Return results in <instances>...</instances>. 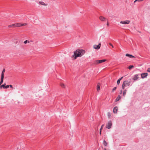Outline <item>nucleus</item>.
I'll return each instance as SVG.
<instances>
[{"instance_id": "1", "label": "nucleus", "mask_w": 150, "mask_h": 150, "mask_svg": "<svg viewBox=\"0 0 150 150\" xmlns=\"http://www.w3.org/2000/svg\"><path fill=\"white\" fill-rule=\"evenodd\" d=\"M85 53V51L83 50H77L74 52V59H76L78 57H81Z\"/></svg>"}, {"instance_id": "2", "label": "nucleus", "mask_w": 150, "mask_h": 150, "mask_svg": "<svg viewBox=\"0 0 150 150\" xmlns=\"http://www.w3.org/2000/svg\"><path fill=\"white\" fill-rule=\"evenodd\" d=\"M130 81H128L127 80L124 81L122 85V88L124 89L125 87L126 86H129L130 84Z\"/></svg>"}, {"instance_id": "3", "label": "nucleus", "mask_w": 150, "mask_h": 150, "mask_svg": "<svg viewBox=\"0 0 150 150\" xmlns=\"http://www.w3.org/2000/svg\"><path fill=\"white\" fill-rule=\"evenodd\" d=\"M107 60L106 59H101L98 60H96L95 61V63L96 64H99L104 62Z\"/></svg>"}, {"instance_id": "4", "label": "nucleus", "mask_w": 150, "mask_h": 150, "mask_svg": "<svg viewBox=\"0 0 150 150\" xmlns=\"http://www.w3.org/2000/svg\"><path fill=\"white\" fill-rule=\"evenodd\" d=\"M112 125V122L111 120H110L108 122L107 125L106 126V128L108 129H110Z\"/></svg>"}, {"instance_id": "5", "label": "nucleus", "mask_w": 150, "mask_h": 150, "mask_svg": "<svg viewBox=\"0 0 150 150\" xmlns=\"http://www.w3.org/2000/svg\"><path fill=\"white\" fill-rule=\"evenodd\" d=\"M19 24L15 23L8 25V27L9 28H15L19 27Z\"/></svg>"}, {"instance_id": "6", "label": "nucleus", "mask_w": 150, "mask_h": 150, "mask_svg": "<svg viewBox=\"0 0 150 150\" xmlns=\"http://www.w3.org/2000/svg\"><path fill=\"white\" fill-rule=\"evenodd\" d=\"M101 46V43H99L98 45H94L93 46V47L94 49L97 50H98L100 49Z\"/></svg>"}, {"instance_id": "7", "label": "nucleus", "mask_w": 150, "mask_h": 150, "mask_svg": "<svg viewBox=\"0 0 150 150\" xmlns=\"http://www.w3.org/2000/svg\"><path fill=\"white\" fill-rule=\"evenodd\" d=\"M141 77L142 79L146 78L148 75V73H142L141 74Z\"/></svg>"}, {"instance_id": "8", "label": "nucleus", "mask_w": 150, "mask_h": 150, "mask_svg": "<svg viewBox=\"0 0 150 150\" xmlns=\"http://www.w3.org/2000/svg\"><path fill=\"white\" fill-rule=\"evenodd\" d=\"M130 22V21L129 20H126V21H121L120 23L122 24H128Z\"/></svg>"}, {"instance_id": "9", "label": "nucleus", "mask_w": 150, "mask_h": 150, "mask_svg": "<svg viewBox=\"0 0 150 150\" xmlns=\"http://www.w3.org/2000/svg\"><path fill=\"white\" fill-rule=\"evenodd\" d=\"M138 78V74H137L134 75L132 79L136 81L137 80Z\"/></svg>"}, {"instance_id": "10", "label": "nucleus", "mask_w": 150, "mask_h": 150, "mask_svg": "<svg viewBox=\"0 0 150 150\" xmlns=\"http://www.w3.org/2000/svg\"><path fill=\"white\" fill-rule=\"evenodd\" d=\"M118 108L117 106L115 107L113 109V112L114 113H116L117 112Z\"/></svg>"}, {"instance_id": "11", "label": "nucleus", "mask_w": 150, "mask_h": 150, "mask_svg": "<svg viewBox=\"0 0 150 150\" xmlns=\"http://www.w3.org/2000/svg\"><path fill=\"white\" fill-rule=\"evenodd\" d=\"M101 21H104L105 20H107L105 17L101 16L99 17Z\"/></svg>"}, {"instance_id": "12", "label": "nucleus", "mask_w": 150, "mask_h": 150, "mask_svg": "<svg viewBox=\"0 0 150 150\" xmlns=\"http://www.w3.org/2000/svg\"><path fill=\"white\" fill-rule=\"evenodd\" d=\"M126 56L130 58H135V57H134V56L128 54H126Z\"/></svg>"}, {"instance_id": "13", "label": "nucleus", "mask_w": 150, "mask_h": 150, "mask_svg": "<svg viewBox=\"0 0 150 150\" xmlns=\"http://www.w3.org/2000/svg\"><path fill=\"white\" fill-rule=\"evenodd\" d=\"M100 83H98L97 84V90L98 91L100 89Z\"/></svg>"}, {"instance_id": "14", "label": "nucleus", "mask_w": 150, "mask_h": 150, "mask_svg": "<svg viewBox=\"0 0 150 150\" xmlns=\"http://www.w3.org/2000/svg\"><path fill=\"white\" fill-rule=\"evenodd\" d=\"M6 85V84L5 83L4 84H2V85H1L0 86V88L1 89L2 88L5 89V85Z\"/></svg>"}, {"instance_id": "15", "label": "nucleus", "mask_w": 150, "mask_h": 150, "mask_svg": "<svg viewBox=\"0 0 150 150\" xmlns=\"http://www.w3.org/2000/svg\"><path fill=\"white\" fill-rule=\"evenodd\" d=\"M121 96L120 95H119L115 99V101H118L121 98Z\"/></svg>"}, {"instance_id": "16", "label": "nucleus", "mask_w": 150, "mask_h": 150, "mask_svg": "<svg viewBox=\"0 0 150 150\" xmlns=\"http://www.w3.org/2000/svg\"><path fill=\"white\" fill-rule=\"evenodd\" d=\"M123 78V77L122 76V77H121V78H119L117 81V85H119V83H120V81L122 80V79Z\"/></svg>"}, {"instance_id": "17", "label": "nucleus", "mask_w": 150, "mask_h": 150, "mask_svg": "<svg viewBox=\"0 0 150 150\" xmlns=\"http://www.w3.org/2000/svg\"><path fill=\"white\" fill-rule=\"evenodd\" d=\"M39 3L40 4L42 5H44V6H46L47 5V4H45L44 2H43L40 1L39 2Z\"/></svg>"}, {"instance_id": "18", "label": "nucleus", "mask_w": 150, "mask_h": 150, "mask_svg": "<svg viewBox=\"0 0 150 150\" xmlns=\"http://www.w3.org/2000/svg\"><path fill=\"white\" fill-rule=\"evenodd\" d=\"M60 85L62 87V88H65V85L63 83H60Z\"/></svg>"}, {"instance_id": "19", "label": "nucleus", "mask_w": 150, "mask_h": 150, "mask_svg": "<svg viewBox=\"0 0 150 150\" xmlns=\"http://www.w3.org/2000/svg\"><path fill=\"white\" fill-rule=\"evenodd\" d=\"M17 24H19V25H20L18 27H20V26H25V25H26V23H23V24H21V23H17Z\"/></svg>"}, {"instance_id": "20", "label": "nucleus", "mask_w": 150, "mask_h": 150, "mask_svg": "<svg viewBox=\"0 0 150 150\" xmlns=\"http://www.w3.org/2000/svg\"><path fill=\"white\" fill-rule=\"evenodd\" d=\"M103 144L105 146H106L108 144L107 143V142H106V141L105 140H104V141H103Z\"/></svg>"}, {"instance_id": "21", "label": "nucleus", "mask_w": 150, "mask_h": 150, "mask_svg": "<svg viewBox=\"0 0 150 150\" xmlns=\"http://www.w3.org/2000/svg\"><path fill=\"white\" fill-rule=\"evenodd\" d=\"M126 92H127L126 90H125L123 91V95L124 97L125 96V95L126 94Z\"/></svg>"}, {"instance_id": "22", "label": "nucleus", "mask_w": 150, "mask_h": 150, "mask_svg": "<svg viewBox=\"0 0 150 150\" xmlns=\"http://www.w3.org/2000/svg\"><path fill=\"white\" fill-rule=\"evenodd\" d=\"M134 67V66L133 65H131L129 66L128 68L129 69H131L132 68H133Z\"/></svg>"}, {"instance_id": "23", "label": "nucleus", "mask_w": 150, "mask_h": 150, "mask_svg": "<svg viewBox=\"0 0 150 150\" xmlns=\"http://www.w3.org/2000/svg\"><path fill=\"white\" fill-rule=\"evenodd\" d=\"M108 116L109 118H110L111 117V113L110 112H109L108 113Z\"/></svg>"}, {"instance_id": "24", "label": "nucleus", "mask_w": 150, "mask_h": 150, "mask_svg": "<svg viewBox=\"0 0 150 150\" xmlns=\"http://www.w3.org/2000/svg\"><path fill=\"white\" fill-rule=\"evenodd\" d=\"M4 79H1L0 81V86L3 83Z\"/></svg>"}, {"instance_id": "25", "label": "nucleus", "mask_w": 150, "mask_h": 150, "mask_svg": "<svg viewBox=\"0 0 150 150\" xmlns=\"http://www.w3.org/2000/svg\"><path fill=\"white\" fill-rule=\"evenodd\" d=\"M5 69H4L2 71V72L1 74H4V72H5Z\"/></svg>"}, {"instance_id": "26", "label": "nucleus", "mask_w": 150, "mask_h": 150, "mask_svg": "<svg viewBox=\"0 0 150 150\" xmlns=\"http://www.w3.org/2000/svg\"><path fill=\"white\" fill-rule=\"evenodd\" d=\"M116 88H117V87H114L113 88V89H112V92H114L115 90L116 89Z\"/></svg>"}, {"instance_id": "27", "label": "nucleus", "mask_w": 150, "mask_h": 150, "mask_svg": "<svg viewBox=\"0 0 150 150\" xmlns=\"http://www.w3.org/2000/svg\"><path fill=\"white\" fill-rule=\"evenodd\" d=\"M4 79V75L1 74V79Z\"/></svg>"}, {"instance_id": "28", "label": "nucleus", "mask_w": 150, "mask_h": 150, "mask_svg": "<svg viewBox=\"0 0 150 150\" xmlns=\"http://www.w3.org/2000/svg\"><path fill=\"white\" fill-rule=\"evenodd\" d=\"M104 126V124L102 125V126L101 127V128H100V130H101V131H102V130L103 129V127Z\"/></svg>"}, {"instance_id": "29", "label": "nucleus", "mask_w": 150, "mask_h": 150, "mask_svg": "<svg viewBox=\"0 0 150 150\" xmlns=\"http://www.w3.org/2000/svg\"><path fill=\"white\" fill-rule=\"evenodd\" d=\"M144 0H135L134 2V3H135L136 2V1H138L139 2H140V1H143Z\"/></svg>"}, {"instance_id": "30", "label": "nucleus", "mask_w": 150, "mask_h": 150, "mask_svg": "<svg viewBox=\"0 0 150 150\" xmlns=\"http://www.w3.org/2000/svg\"><path fill=\"white\" fill-rule=\"evenodd\" d=\"M27 42L29 43V41H28V40H25V41H24V44H26Z\"/></svg>"}, {"instance_id": "31", "label": "nucleus", "mask_w": 150, "mask_h": 150, "mask_svg": "<svg viewBox=\"0 0 150 150\" xmlns=\"http://www.w3.org/2000/svg\"><path fill=\"white\" fill-rule=\"evenodd\" d=\"M9 87V85H7V86H5V88L6 89L8 88Z\"/></svg>"}, {"instance_id": "32", "label": "nucleus", "mask_w": 150, "mask_h": 150, "mask_svg": "<svg viewBox=\"0 0 150 150\" xmlns=\"http://www.w3.org/2000/svg\"><path fill=\"white\" fill-rule=\"evenodd\" d=\"M109 44L110 45V46H111L112 47V48H113V47H114V46H113V45H112L111 43H109Z\"/></svg>"}, {"instance_id": "33", "label": "nucleus", "mask_w": 150, "mask_h": 150, "mask_svg": "<svg viewBox=\"0 0 150 150\" xmlns=\"http://www.w3.org/2000/svg\"><path fill=\"white\" fill-rule=\"evenodd\" d=\"M147 71L148 72H150V68H148Z\"/></svg>"}, {"instance_id": "34", "label": "nucleus", "mask_w": 150, "mask_h": 150, "mask_svg": "<svg viewBox=\"0 0 150 150\" xmlns=\"http://www.w3.org/2000/svg\"><path fill=\"white\" fill-rule=\"evenodd\" d=\"M107 25L108 26L109 25V23L108 22V19H107Z\"/></svg>"}, {"instance_id": "35", "label": "nucleus", "mask_w": 150, "mask_h": 150, "mask_svg": "<svg viewBox=\"0 0 150 150\" xmlns=\"http://www.w3.org/2000/svg\"><path fill=\"white\" fill-rule=\"evenodd\" d=\"M9 87H10V88H12L13 86L11 85H9Z\"/></svg>"}, {"instance_id": "36", "label": "nucleus", "mask_w": 150, "mask_h": 150, "mask_svg": "<svg viewBox=\"0 0 150 150\" xmlns=\"http://www.w3.org/2000/svg\"><path fill=\"white\" fill-rule=\"evenodd\" d=\"M101 132H102V131H101V130H100L99 134L100 136L101 135Z\"/></svg>"}, {"instance_id": "37", "label": "nucleus", "mask_w": 150, "mask_h": 150, "mask_svg": "<svg viewBox=\"0 0 150 150\" xmlns=\"http://www.w3.org/2000/svg\"><path fill=\"white\" fill-rule=\"evenodd\" d=\"M122 90H121L120 92V94H121L122 93Z\"/></svg>"}, {"instance_id": "38", "label": "nucleus", "mask_w": 150, "mask_h": 150, "mask_svg": "<svg viewBox=\"0 0 150 150\" xmlns=\"http://www.w3.org/2000/svg\"><path fill=\"white\" fill-rule=\"evenodd\" d=\"M103 150H107L105 148H104L103 149Z\"/></svg>"}]
</instances>
